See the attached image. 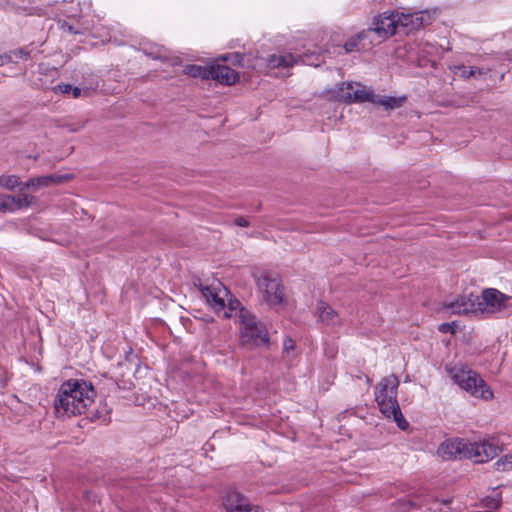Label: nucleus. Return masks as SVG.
I'll list each match as a JSON object with an SVG mask.
<instances>
[{"instance_id":"nucleus-1","label":"nucleus","mask_w":512,"mask_h":512,"mask_svg":"<svg viewBox=\"0 0 512 512\" xmlns=\"http://www.w3.org/2000/svg\"><path fill=\"white\" fill-rule=\"evenodd\" d=\"M96 391L91 383L82 379H69L61 384L54 400L55 413L58 417H72L88 413V417L98 418L89 412L94 402Z\"/></svg>"},{"instance_id":"nucleus-2","label":"nucleus","mask_w":512,"mask_h":512,"mask_svg":"<svg viewBox=\"0 0 512 512\" xmlns=\"http://www.w3.org/2000/svg\"><path fill=\"white\" fill-rule=\"evenodd\" d=\"M500 452L501 447L494 439L470 442L454 438L443 442L438 448V454L443 459H470L475 463L487 462L498 456Z\"/></svg>"},{"instance_id":"nucleus-3","label":"nucleus","mask_w":512,"mask_h":512,"mask_svg":"<svg viewBox=\"0 0 512 512\" xmlns=\"http://www.w3.org/2000/svg\"><path fill=\"white\" fill-rule=\"evenodd\" d=\"M398 386L399 380L396 375L384 377L376 386L375 400L386 418H393L401 430H406L409 423L404 418L397 401Z\"/></svg>"},{"instance_id":"nucleus-4","label":"nucleus","mask_w":512,"mask_h":512,"mask_svg":"<svg viewBox=\"0 0 512 512\" xmlns=\"http://www.w3.org/2000/svg\"><path fill=\"white\" fill-rule=\"evenodd\" d=\"M448 372L454 383L471 396L485 401L493 398L492 390L477 372L464 366H454Z\"/></svg>"},{"instance_id":"nucleus-5","label":"nucleus","mask_w":512,"mask_h":512,"mask_svg":"<svg viewBox=\"0 0 512 512\" xmlns=\"http://www.w3.org/2000/svg\"><path fill=\"white\" fill-rule=\"evenodd\" d=\"M374 91L360 83L342 82L334 88L324 89L320 96L329 101H338L346 104L373 102Z\"/></svg>"},{"instance_id":"nucleus-6","label":"nucleus","mask_w":512,"mask_h":512,"mask_svg":"<svg viewBox=\"0 0 512 512\" xmlns=\"http://www.w3.org/2000/svg\"><path fill=\"white\" fill-rule=\"evenodd\" d=\"M241 326L240 340L242 345L259 346L269 343L267 328L249 310H242Z\"/></svg>"},{"instance_id":"nucleus-7","label":"nucleus","mask_w":512,"mask_h":512,"mask_svg":"<svg viewBox=\"0 0 512 512\" xmlns=\"http://www.w3.org/2000/svg\"><path fill=\"white\" fill-rule=\"evenodd\" d=\"M478 315H491L512 306V297L495 288H486L481 295H476Z\"/></svg>"},{"instance_id":"nucleus-8","label":"nucleus","mask_w":512,"mask_h":512,"mask_svg":"<svg viewBox=\"0 0 512 512\" xmlns=\"http://www.w3.org/2000/svg\"><path fill=\"white\" fill-rule=\"evenodd\" d=\"M257 285L270 306L283 303L284 287L282 286L281 279L278 276L264 274L258 278Z\"/></svg>"},{"instance_id":"nucleus-9","label":"nucleus","mask_w":512,"mask_h":512,"mask_svg":"<svg viewBox=\"0 0 512 512\" xmlns=\"http://www.w3.org/2000/svg\"><path fill=\"white\" fill-rule=\"evenodd\" d=\"M397 14H382L374 18L372 26L367 29L368 33L374 32L379 39H387L397 33Z\"/></svg>"},{"instance_id":"nucleus-10","label":"nucleus","mask_w":512,"mask_h":512,"mask_svg":"<svg viewBox=\"0 0 512 512\" xmlns=\"http://www.w3.org/2000/svg\"><path fill=\"white\" fill-rule=\"evenodd\" d=\"M477 301L476 295H462L446 304L445 308L453 314L478 316Z\"/></svg>"},{"instance_id":"nucleus-11","label":"nucleus","mask_w":512,"mask_h":512,"mask_svg":"<svg viewBox=\"0 0 512 512\" xmlns=\"http://www.w3.org/2000/svg\"><path fill=\"white\" fill-rule=\"evenodd\" d=\"M199 289L202 293V296L206 299L207 303L214 309L216 313L223 312V316L225 318L231 317V314L226 311L225 300L220 297L219 293L216 291V288L212 286L200 285Z\"/></svg>"},{"instance_id":"nucleus-12","label":"nucleus","mask_w":512,"mask_h":512,"mask_svg":"<svg viewBox=\"0 0 512 512\" xmlns=\"http://www.w3.org/2000/svg\"><path fill=\"white\" fill-rule=\"evenodd\" d=\"M238 78L239 74L226 65L216 64L211 66L210 79L217 80L221 84L232 85Z\"/></svg>"},{"instance_id":"nucleus-13","label":"nucleus","mask_w":512,"mask_h":512,"mask_svg":"<svg viewBox=\"0 0 512 512\" xmlns=\"http://www.w3.org/2000/svg\"><path fill=\"white\" fill-rule=\"evenodd\" d=\"M248 499L235 490L227 491L223 497V506L227 512H239L242 508L248 507Z\"/></svg>"},{"instance_id":"nucleus-14","label":"nucleus","mask_w":512,"mask_h":512,"mask_svg":"<svg viewBox=\"0 0 512 512\" xmlns=\"http://www.w3.org/2000/svg\"><path fill=\"white\" fill-rule=\"evenodd\" d=\"M317 313L319 320L328 326H335L341 323L338 313L326 302L320 301L317 304Z\"/></svg>"},{"instance_id":"nucleus-15","label":"nucleus","mask_w":512,"mask_h":512,"mask_svg":"<svg viewBox=\"0 0 512 512\" xmlns=\"http://www.w3.org/2000/svg\"><path fill=\"white\" fill-rule=\"evenodd\" d=\"M30 57V51L24 48L10 50L9 52H6L0 56V66H3L7 63H17L18 60H28Z\"/></svg>"},{"instance_id":"nucleus-16","label":"nucleus","mask_w":512,"mask_h":512,"mask_svg":"<svg viewBox=\"0 0 512 512\" xmlns=\"http://www.w3.org/2000/svg\"><path fill=\"white\" fill-rule=\"evenodd\" d=\"M298 62V59H296L292 54H285V55H270L267 58V64L270 68H288L293 66L295 63Z\"/></svg>"},{"instance_id":"nucleus-17","label":"nucleus","mask_w":512,"mask_h":512,"mask_svg":"<svg viewBox=\"0 0 512 512\" xmlns=\"http://www.w3.org/2000/svg\"><path fill=\"white\" fill-rule=\"evenodd\" d=\"M70 179L69 175L50 174L34 178L35 188L49 187L53 184H61Z\"/></svg>"},{"instance_id":"nucleus-18","label":"nucleus","mask_w":512,"mask_h":512,"mask_svg":"<svg viewBox=\"0 0 512 512\" xmlns=\"http://www.w3.org/2000/svg\"><path fill=\"white\" fill-rule=\"evenodd\" d=\"M406 100V97H391L374 95L373 104L383 106L386 110L400 108Z\"/></svg>"},{"instance_id":"nucleus-19","label":"nucleus","mask_w":512,"mask_h":512,"mask_svg":"<svg viewBox=\"0 0 512 512\" xmlns=\"http://www.w3.org/2000/svg\"><path fill=\"white\" fill-rule=\"evenodd\" d=\"M184 73L192 78L208 80L210 79L211 66L203 67L196 64H189L185 66Z\"/></svg>"},{"instance_id":"nucleus-20","label":"nucleus","mask_w":512,"mask_h":512,"mask_svg":"<svg viewBox=\"0 0 512 512\" xmlns=\"http://www.w3.org/2000/svg\"><path fill=\"white\" fill-rule=\"evenodd\" d=\"M367 30H364L351 38H349L343 45L345 53H351L353 51H359L363 46H361V41L368 36Z\"/></svg>"},{"instance_id":"nucleus-21","label":"nucleus","mask_w":512,"mask_h":512,"mask_svg":"<svg viewBox=\"0 0 512 512\" xmlns=\"http://www.w3.org/2000/svg\"><path fill=\"white\" fill-rule=\"evenodd\" d=\"M143 51L152 59L161 61H167L169 59L168 50L163 46L154 45L149 48H144Z\"/></svg>"},{"instance_id":"nucleus-22","label":"nucleus","mask_w":512,"mask_h":512,"mask_svg":"<svg viewBox=\"0 0 512 512\" xmlns=\"http://www.w3.org/2000/svg\"><path fill=\"white\" fill-rule=\"evenodd\" d=\"M17 210V205L12 195H4L0 200V212H14Z\"/></svg>"},{"instance_id":"nucleus-23","label":"nucleus","mask_w":512,"mask_h":512,"mask_svg":"<svg viewBox=\"0 0 512 512\" xmlns=\"http://www.w3.org/2000/svg\"><path fill=\"white\" fill-rule=\"evenodd\" d=\"M20 185L19 177L16 175H1L0 176V187L8 190H14L16 186Z\"/></svg>"},{"instance_id":"nucleus-24","label":"nucleus","mask_w":512,"mask_h":512,"mask_svg":"<svg viewBox=\"0 0 512 512\" xmlns=\"http://www.w3.org/2000/svg\"><path fill=\"white\" fill-rule=\"evenodd\" d=\"M242 310L247 309L242 306L241 302L238 299L230 298L228 300V303L226 304V311L231 314V317L233 316V313H235V315H239V318L241 319Z\"/></svg>"},{"instance_id":"nucleus-25","label":"nucleus","mask_w":512,"mask_h":512,"mask_svg":"<svg viewBox=\"0 0 512 512\" xmlns=\"http://www.w3.org/2000/svg\"><path fill=\"white\" fill-rule=\"evenodd\" d=\"M14 200L17 205V210H20L22 208L31 206L36 201V198L24 193H20L19 195L14 196Z\"/></svg>"},{"instance_id":"nucleus-26","label":"nucleus","mask_w":512,"mask_h":512,"mask_svg":"<svg viewBox=\"0 0 512 512\" xmlns=\"http://www.w3.org/2000/svg\"><path fill=\"white\" fill-rule=\"evenodd\" d=\"M396 19H398V27H402L406 29V33L412 31V24H413V14H401L398 13Z\"/></svg>"},{"instance_id":"nucleus-27","label":"nucleus","mask_w":512,"mask_h":512,"mask_svg":"<svg viewBox=\"0 0 512 512\" xmlns=\"http://www.w3.org/2000/svg\"><path fill=\"white\" fill-rule=\"evenodd\" d=\"M494 466L497 471L512 470V455H506L503 458H500L495 462Z\"/></svg>"},{"instance_id":"nucleus-28","label":"nucleus","mask_w":512,"mask_h":512,"mask_svg":"<svg viewBox=\"0 0 512 512\" xmlns=\"http://www.w3.org/2000/svg\"><path fill=\"white\" fill-rule=\"evenodd\" d=\"M224 62L229 61L234 66H242L243 54L234 52L232 54H225L220 57Z\"/></svg>"},{"instance_id":"nucleus-29","label":"nucleus","mask_w":512,"mask_h":512,"mask_svg":"<svg viewBox=\"0 0 512 512\" xmlns=\"http://www.w3.org/2000/svg\"><path fill=\"white\" fill-rule=\"evenodd\" d=\"M427 23V18L422 12L413 14L412 30H418L420 28H423Z\"/></svg>"},{"instance_id":"nucleus-30","label":"nucleus","mask_w":512,"mask_h":512,"mask_svg":"<svg viewBox=\"0 0 512 512\" xmlns=\"http://www.w3.org/2000/svg\"><path fill=\"white\" fill-rule=\"evenodd\" d=\"M459 69L462 70V76L465 78L478 77L484 74L483 70L477 67L467 69L465 66H461Z\"/></svg>"},{"instance_id":"nucleus-31","label":"nucleus","mask_w":512,"mask_h":512,"mask_svg":"<svg viewBox=\"0 0 512 512\" xmlns=\"http://www.w3.org/2000/svg\"><path fill=\"white\" fill-rule=\"evenodd\" d=\"M85 124V121H78L75 123L67 122L63 124V127L66 128L69 132H77L84 128Z\"/></svg>"},{"instance_id":"nucleus-32","label":"nucleus","mask_w":512,"mask_h":512,"mask_svg":"<svg viewBox=\"0 0 512 512\" xmlns=\"http://www.w3.org/2000/svg\"><path fill=\"white\" fill-rule=\"evenodd\" d=\"M455 322H451V323H442L438 326V330L442 333H451V334H454L455 333Z\"/></svg>"},{"instance_id":"nucleus-33","label":"nucleus","mask_w":512,"mask_h":512,"mask_svg":"<svg viewBox=\"0 0 512 512\" xmlns=\"http://www.w3.org/2000/svg\"><path fill=\"white\" fill-rule=\"evenodd\" d=\"M295 348V342L291 338H286L283 342V351L285 353H289L290 351L294 350Z\"/></svg>"},{"instance_id":"nucleus-34","label":"nucleus","mask_w":512,"mask_h":512,"mask_svg":"<svg viewBox=\"0 0 512 512\" xmlns=\"http://www.w3.org/2000/svg\"><path fill=\"white\" fill-rule=\"evenodd\" d=\"M20 191H24L25 189H29L30 187H34L35 188V183H34V178H31L29 179L28 181H26L25 183H21L20 182Z\"/></svg>"},{"instance_id":"nucleus-35","label":"nucleus","mask_w":512,"mask_h":512,"mask_svg":"<svg viewBox=\"0 0 512 512\" xmlns=\"http://www.w3.org/2000/svg\"><path fill=\"white\" fill-rule=\"evenodd\" d=\"M234 223H235V225L240 226V227H248L249 226V222L243 217H237L234 220Z\"/></svg>"},{"instance_id":"nucleus-36","label":"nucleus","mask_w":512,"mask_h":512,"mask_svg":"<svg viewBox=\"0 0 512 512\" xmlns=\"http://www.w3.org/2000/svg\"><path fill=\"white\" fill-rule=\"evenodd\" d=\"M72 87H73V86H72V85H70V84L59 85V86L57 87V90H59V91H60L61 93H63V94H68V93H70V92H71Z\"/></svg>"},{"instance_id":"nucleus-37","label":"nucleus","mask_w":512,"mask_h":512,"mask_svg":"<svg viewBox=\"0 0 512 512\" xmlns=\"http://www.w3.org/2000/svg\"><path fill=\"white\" fill-rule=\"evenodd\" d=\"M239 512H262L259 507H252L250 503H248V507L242 508Z\"/></svg>"},{"instance_id":"nucleus-38","label":"nucleus","mask_w":512,"mask_h":512,"mask_svg":"<svg viewBox=\"0 0 512 512\" xmlns=\"http://www.w3.org/2000/svg\"><path fill=\"white\" fill-rule=\"evenodd\" d=\"M71 92L74 98H78L81 95V89L79 87H72Z\"/></svg>"},{"instance_id":"nucleus-39","label":"nucleus","mask_w":512,"mask_h":512,"mask_svg":"<svg viewBox=\"0 0 512 512\" xmlns=\"http://www.w3.org/2000/svg\"><path fill=\"white\" fill-rule=\"evenodd\" d=\"M63 29L67 30L69 33H77L71 25H64Z\"/></svg>"},{"instance_id":"nucleus-40","label":"nucleus","mask_w":512,"mask_h":512,"mask_svg":"<svg viewBox=\"0 0 512 512\" xmlns=\"http://www.w3.org/2000/svg\"><path fill=\"white\" fill-rule=\"evenodd\" d=\"M224 292L226 295L228 294V290L226 288H224Z\"/></svg>"}]
</instances>
